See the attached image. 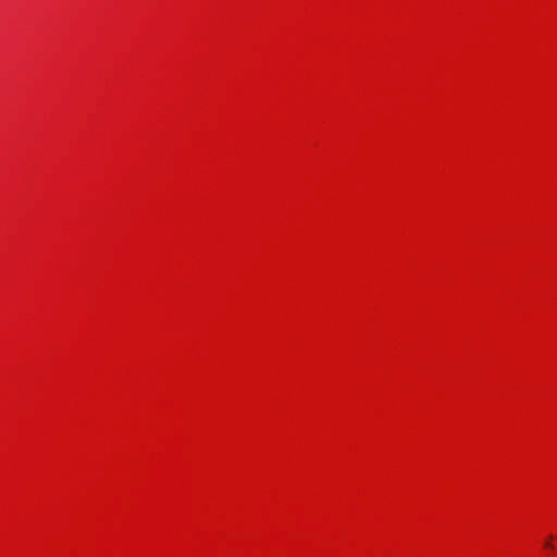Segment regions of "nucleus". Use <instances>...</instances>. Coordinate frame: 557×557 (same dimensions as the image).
Returning a JSON list of instances; mask_svg holds the SVG:
<instances>
[{
	"label": "nucleus",
	"instance_id": "1",
	"mask_svg": "<svg viewBox=\"0 0 557 557\" xmlns=\"http://www.w3.org/2000/svg\"><path fill=\"white\" fill-rule=\"evenodd\" d=\"M545 546H546L547 548H553V547H554L549 541H547V542H546Z\"/></svg>",
	"mask_w": 557,
	"mask_h": 557
}]
</instances>
